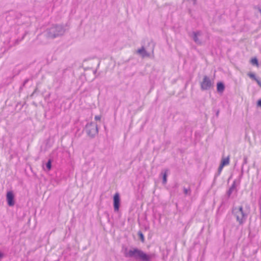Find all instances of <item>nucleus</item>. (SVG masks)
Listing matches in <instances>:
<instances>
[{
	"label": "nucleus",
	"instance_id": "nucleus-1",
	"mask_svg": "<svg viewBox=\"0 0 261 261\" xmlns=\"http://www.w3.org/2000/svg\"><path fill=\"white\" fill-rule=\"evenodd\" d=\"M124 255L126 257L132 258L139 261H150L151 258V255L147 254L137 248H132L130 249L125 248Z\"/></svg>",
	"mask_w": 261,
	"mask_h": 261
},
{
	"label": "nucleus",
	"instance_id": "nucleus-2",
	"mask_svg": "<svg viewBox=\"0 0 261 261\" xmlns=\"http://www.w3.org/2000/svg\"><path fill=\"white\" fill-rule=\"evenodd\" d=\"M66 31L63 25H54L46 30V36L48 38H55L63 35Z\"/></svg>",
	"mask_w": 261,
	"mask_h": 261
},
{
	"label": "nucleus",
	"instance_id": "nucleus-3",
	"mask_svg": "<svg viewBox=\"0 0 261 261\" xmlns=\"http://www.w3.org/2000/svg\"><path fill=\"white\" fill-rule=\"evenodd\" d=\"M232 213L240 225H242L244 223L248 216V213L243 210L242 206L233 207Z\"/></svg>",
	"mask_w": 261,
	"mask_h": 261
},
{
	"label": "nucleus",
	"instance_id": "nucleus-4",
	"mask_svg": "<svg viewBox=\"0 0 261 261\" xmlns=\"http://www.w3.org/2000/svg\"><path fill=\"white\" fill-rule=\"evenodd\" d=\"M85 131L89 137L94 138L98 133L97 124L94 122L88 123L86 126Z\"/></svg>",
	"mask_w": 261,
	"mask_h": 261
},
{
	"label": "nucleus",
	"instance_id": "nucleus-5",
	"mask_svg": "<svg viewBox=\"0 0 261 261\" xmlns=\"http://www.w3.org/2000/svg\"><path fill=\"white\" fill-rule=\"evenodd\" d=\"M213 82L206 75L203 76L202 81L200 82L201 89L202 90H207L213 86Z\"/></svg>",
	"mask_w": 261,
	"mask_h": 261
},
{
	"label": "nucleus",
	"instance_id": "nucleus-6",
	"mask_svg": "<svg viewBox=\"0 0 261 261\" xmlns=\"http://www.w3.org/2000/svg\"><path fill=\"white\" fill-rule=\"evenodd\" d=\"M99 65V61L97 59H93L84 61V65L86 68H93L95 67H97Z\"/></svg>",
	"mask_w": 261,
	"mask_h": 261
},
{
	"label": "nucleus",
	"instance_id": "nucleus-7",
	"mask_svg": "<svg viewBox=\"0 0 261 261\" xmlns=\"http://www.w3.org/2000/svg\"><path fill=\"white\" fill-rule=\"evenodd\" d=\"M6 198L8 205L10 206H13L15 204L14 195L12 191H8L7 193Z\"/></svg>",
	"mask_w": 261,
	"mask_h": 261
},
{
	"label": "nucleus",
	"instance_id": "nucleus-8",
	"mask_svg": "<svg viewBox=\"0 0 261 261\" xmlns=\"http://www.w3.org/2000/svg\"><path fill=\"white\" fill-rule=\"evenodd\" d=\"M114 201V209L115 212H118L120 206V196L118 193L114 194L113 197Z\"/></svg>",
	"mask_w": 261,
	"mask_h": 261
},
{
	"label": "nucleus",
	"instance_id": "nucleus-9",
	"mask_svg": "<svg viewBox=\"0 0 261 261\" xmlns=\"http://www.w3.org/2000/svg\"><path fill=\"white\" fill-rule=\"evenodd\" d=\"M136 53L140 55L143 58L149 57L150 56V54L146 51L144 46H142L141 48L138 49L136 50Z\"/></svg>",
	"mask_w": 261,
	"mask_h": 261
},
{
	"label": "nucleus",
	"instance_id": "nucleus-10",
	"mask_svg": "<svg viewBox=\"0 0 261 261\" xmlns=\"http://www.w3.org/2000/svg\"><path fill=\"white\" fill-rule=\"evenodd\" d=\"M193 40L195 43L198 44H201L202 43L201 41L199 39L198 36L201 35V32L199 31L198 32H194L193 33Z\"/></svg>",
	"mask_w": 261,
	"mask_h": 261
},
{
	"label": "nucleus",
	"instance_id": "nucleus-11",
	"mask_svg": "<svg viewBox=\"0 0 261 261\" xmlns=\"http://www.w3.org/2000/svg\"><path fill=\"white\" fill-rule=\"evenodd\" d=\"M225 89L224 85L222 82H219L217 85V90L219 93H222Z\"/></svg>",
	"mask_w": 261,
	"mask_h": 261
},
{
	"label": "nucleus",
	"instance_id": "nucleus-12",
	"mask_svg": "<svg viewBox=\"0 0 261 261\" xmlns=\"http://www.w3.org/2000/svg\"><path fill=\"white\" fill-rule=\"evenodd\" d=\"M229 164V156L223 158L221 161V164L222 166L228 165Z\"/></svg>",
	"mask_w": 261,
	"mask_h": 261
},
{
	"label": "nucleus",
	"instance_id": "nucleus-13",
	"mask_svg": "<svg viewBox=\"0 0 261 261\" xmlns=\"http://www.w3.org/2000/svg\"><path fill=\"white\" fill-rule=\"evenodd\" d=\"M250 62L253 65L258 66V60L256 58L251 59Z\"/></svg>",
	"mask_w": 261,
	"mask_h": 261
},
{
	"label": "nucleus",
	"instance_id": "nucleus-14",
	"mask_svg": "<svg viewBox=\"0 0 261 261\" xmlns=\"http://www.w3.org/2000/svg\"><path fill=\"white\" fill-rule=\"evenodd\" d=\"M167 171L168 170H166L165 173L163 175V184H166L167 182Z\"/></svg>",
	"mask_w": 261,
	"mask_h": 261
},
{
	"label": "nucleus",
	"instance_id": "nucleus-15",
	"mask_svg": "<svg viewBox=\"0 0 261 261\" xmlns=\"http://www.w3.org/2000/svg\"><path fill=\"white\" fill-rule=\"evenodd\" d=\"M235 188L234 185L233 184L232 186L229 188V190L227 192V195L228 196H230L232 191H233Z\"/></svg>",
	"mask_w": 261,
	"mask_h": 261
},
{
	"label": "nucleus",
	"instance_id": "nucleus-16",
	"mask_svg": "<svg viewBox=\"0 0 261 261\" xmlns=\"http://www.w3.org/2000/svg\"><path fill=\"white\" fill-rule=\"evenodd\" d=\"M46 168L48 170H50L51 167V161L49 160L46 164Z\"/></svg>",
	"mask_w": 261,
	"mask_h": 261
},
{
	"label": "nucleus",
	"instance_id": "nucleus-17",
	"mask_svg": "<svg viewBox=\"0 0 261 261\" xmlns=\"http://www.w3.org/2000/svg\"><path fill=\"white\" fill-rule=\"evenodd\" d=\"M248 75L251 79L254 80H256V76L255 75V74L254 73H248Z\"/></svg>",
	"mask_w": 261,
	"mask_h": 261
},
{
	"label": "nucleus",
	"instance_id": "nucleus-18",
	"mask_svg": "<svg viewBox=\"0 0 261 261\" xmlns=\"http://www.w3.org/2000/svg\"><path fill=\"white\" fill-rule=\"evenodd\" d=\"M138 235L140 236V239L142 242H144V236L141 231L138 232Z\"/></svg>",
	"mask_w": 261,
	"mask_h": 261
},
{
	"label": "nucleus",
	"instance_id": "nucleus-19",
	"mask_svg": "<svg viewBox=\"0 0 261 261\" xmlns=\"http://www.w3.org/2000/svg\"><path fill=\"white\" fill-rule=\"evenodd\" d=\"M184 193L186 195H187L190 192V189H186V188H184Z\"/></svg>",
	"mask_w": 261,
	"mask_h": 261
},
{
	"label": "nucleus",
	"instance_id": "nucleus-20",
	"mask_svg": "<svg viewBox=\"0 0 261 261\" xmlns=\"http://www.w3.org/2000/svg\"><path fill=\"white\" fill-rule=\"evenodd\" d=\"M101 119V117L100 116H99V115H97V116H95V119L96 120H100Z\"/></svg>",
	"mask_w": 261,
	"mask_h": 261
},
{
	"label": "nucleus",
	"instance_id": "nucleus-21",
	"mask_svg": "<svg viewBox=\"0 0 261 261\" xmlns=\"http://www.w3.org/2000/svg\"><path fill=\"white\" fill-rule=\"evenodd\" d=\"M224 166H222L221 164H220L219 167V169H218V170H219V172H220L222 170V169H223Z\"/></svg>",
	"mask_w": 261,
	"mask_h": 261
},
{
	"label": "nucleus",
	"instance_id": "nucleus-22",
	"mask_svg": "<svg viewBox=\"0 0 261 261\" xmlns=\"http://www.w3.org/2000/svg\"><path fill=\"white\" fill-rule=\"evenodd\" d=\"M257 106L261 107V99H259L257 101Z\"/></svg>",
	"mask_w": 261,
	"mask_h": 261
},
{
	"label": "nucleus",
	"instance_id": "nucleus-23",
	"mask_svg": "<svg viewBox=\"0 0 261 261\" xmlns=\"http://www.w3.org/2000/svg\"><path fill=\"white\" fill-rule=\"evenodd\" d=\"M192 1L193 2V4L194 5H196V4H197V0H192Z\"/></svg>",
	"mask_w": 261,
	"mask_h": 261
},
{
	"label": "nucleus",
	"instance_id": "nucleus-24",
	"mask_svg": "<svg viewBox=\"0 0 261 261\" xmlns=\"http://www.w3.org/2000/svg\"><path fill=\"white\" fill-rule=\"evenodd\" d=\"M255 81L257 82V83H258V85L261 86V82H260V81L258 80L257 79H256V80Z\"/></svg>",
	"mask_w": 261,
	"mask_h": 261
},
{
	"label": "nucleus",
	"instance_id": "nucleus-25",
	"mask_svg": "<svg viewBox=\"0 0 261 261\" xmlns=\"http://www.w3.org/2000/svg\"><path fill=\"white\" fill-rule=\"evenodd\" d=\"M154 45H153L152 46V53H153V50H154Z\"/></svg>",
	"mask_w": 261,
	"mask_h": 261
},
{
	"label": "nucleus",
	"instance_id": "nucleus-26",
	"mask_svg": "<svg viewBox=\"0 0 261 261\" xmlns=\"http://www.w3.org/2000/svg\"><path fill=\"white\" fill-rule=\"evenodd\" d=\"M244 162H245V163H247V158H245L244 159Z\"/></svg>",
	"mask_w": 261,
	"mask_h": 261
},
{
	"label": "nucleus",
	"instance_id": "nucleus-27",
	"mask_svg": "<svg viewBox=\"0 0 261 261\" xmlns=\"http://www.w3.org/2000/svg\"><path fill=\"white\" fill-rule=\"evenodd\" d=\"M2 255L1 253H0V257H2Z\"/></svg>",
	"mask_w": 261,
	"mask_h": 261
},
{
	"label": "nucleus",
	"instance_id": "nucleus-28",
	"mask_svg": "<svg viewBox=\"0 0 261 261\" xmlns=\"http://www.w3.org/2000/svg\"><path fill=\"white\" fill-rule=\"evenodd\" d=\"M259 11L261 12V9H259Z\"/></svg>",
	"mask_w": 261,
	"mask_h": 261
}]
</instances>
